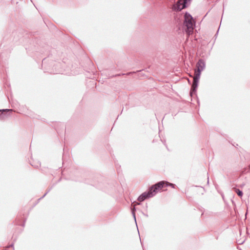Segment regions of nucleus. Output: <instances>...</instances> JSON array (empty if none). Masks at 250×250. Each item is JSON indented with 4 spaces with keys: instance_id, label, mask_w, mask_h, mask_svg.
<instances>
[{
    "instance_id": "nucleus-7",
    "label": "nucleus",
    "mask_w": 250,
    "mask_h": 250,
    "mask_svg": "<svg viewBox=\"0 0 250 250\" xmlns=\"http://www.w3.org/2000/svg\"><path fill=\"white\" fill-rule=\"evenodd\" d=\"M12 111V109H3L2 110H0V111Z\"/></svg>"
},
{
    "instance_id": "nucleus-2",
    "label": "nucleus",
    "mask_w": 250,
    "mask_h": 250,
    "mask_svg": "<svg viewBox=\"0 0 250 250\" xmlns=\"http://www.w3.org/2000/svg\"><path fill=\"white\" fill-rule=\"evenodd\" d=\"M197 69L195 70L193 82L192 85V90L195 91L198 86V83L200 77L201 72L205 68V63L202 60H200L196 64Z\"/></svg>"
},
{
    "instance_id": "nucleus-4",
    "label": "nucleus",
    "mask_w": 250,
    "mask_h": 250,
    "mask_svg": "<svg viewBox=\"0 0 250 250\" xmlns=\"http://www.w3.org/2000/svg\"><path fill=\"white\" fill-rule=\"evenodd\" d=\"M186 2L184 0H179L176 4L175 8L178 10H181L186 7Z\"/></svg>"
},
{
    "instance_id": "nucleus-6",
    "label": "nucleus",
    "mask_w": 250,
    "mask_h": 250,
    "mask_svg": "<svg viewBox=\"0 0 250 250\" xmlns=\"http://www.w3.org/2000/svg\"><path fill=\"white\" fill-rule=\"evenodd\" d=\"M132 214H133V217H134V218L135 219V220L136 221V217H135V212H134V209H132Z\"/></svg>"
},
{
    "instance_id": "nucleus-3",
    "label": "nucleus",
    "mask_w": 250,
    "mask_h": 250,
    "mask_svg": "<svg viewBox=\"0 0 250 250\" xmlns=\"http://www.w3.org/2000/svg\"><path fill=\"white\" fill-rule=\"evenodd\" d=\"M185 25L187 27V33L189 35L193 32L194 28V21L192 16L188 13H186L185 15Z\"/></svg>"
},
{
    "instance_id": "nucleus-1",
    "label": "nucleus",
    "mask_w": 250,
    "mask_h": 250,
    "mask_svg": "<svg viewBox=\"0 0 250 250\" xmlns=\"http://www.w3.org/2000/svg\"><path fill=\"white\" fill-rule=\"evenodd\" d=\"M167 186L168 185L171 186L172 188H174V185L173 184L168 183V182H165L164 181H161L158 183L155 184L152 186L146 192H144L142 193L138 198V200L140 202H142L147 198H150L154 196L158 191L161 189L164 186Z\"/></svg>"
},
{
    "instance_id": "nucleus-5",
    "label": "nucleus",
    "mask_w": 250,
    "mask_h": 250,
    "mask_svg": "<svg viewBox=\"0 0 250 250\" xmlns=\"http://www.w3.org/2000/svg\"><path fill=\"white\" fill-rule=\"evenodd\" d=\"M235 191L237 193V194H238V196H239L240 197H242V196L243 192H242V191H241L239 189H236V188L235 189Z\"/></svg>"
}]
</instances>
